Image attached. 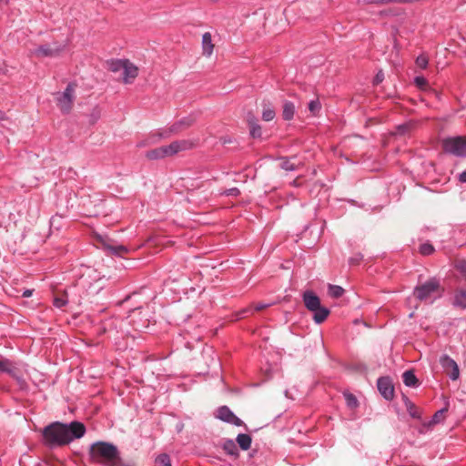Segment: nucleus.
I'll list each match as a JSON object with an SVG mask.
<instances>
[{
  "label": "nucleus",
  "mask_w": 466,
  "mask_h": 466,
  "mask_svg": "<svg viewBox=\"0 0 466 466\" xmlns=\"http://www.w3.org/2000/svg\"><path fill=\"white\" fill-rule=\"evenodd\" d=\"M85 432V425L78 421H73L68 425L53 422L44 429L43 437L46 445L56 447L66 445L74 439L83 437Z\"/></svg>",
  "instance_id": "obj_1"
},
{
  "label": "nucleus",
  "mask_w": 466,
  "mask_h": 466,
  "mask_svg": "<svg viewBox=\"0 0 466 466\" xmlns=\"http://www.w3.org/2000/svg\"><path fill=\"white\" fill-rule=\"evenodd\" d=\"M89 458L92 462L103 466H118L120 463L119 451L112 443L97 441L89 449Z\"/></svg>",
  "instance_id": "obj_2"
},
{
  "label": "nucleus",
  "mask_w": 466,
  "mask_h": 466,
  "mask_svg": "<svg viewBox=\"0 0 466 466\" xmlns=\"http://www.w3.org/2000/svg\"><path fill=\"white\" fill-rule=\"evenodd\" d=\"M106 66L109 72L119 74L125 85L133 84L139 73V68L127 58H111L106 62Z\"/></svg>",
  "instance_id": "obj_3"
},
{
  "label": "nucleus",
  "mask_w": 466,
  "mask_h": 466,
  "mask_svg": "<svg viewBox=\"0 0 466 466\" xmlns=\"http://www.w3.org/2000/svg\"><path fill=\"white\" fill-rule=\"evenodd\" d=\"M195 147V143L189 139L176 140L169 145L162 146L146 152V157L150 160L162 159L174 156L179 152L189 150Z\"/></svg>",
  "instance_id": "obj_4"
},
{
  "label": "nucleus",
  "mask_w": 466,
  "mask_h": 466,
  "mask_svg": "<svg viewBox=\"0 0 466 466\" xmlns=\"http://www.w3.org/2000/svg\"><path fill=\"white\" fill-rule=\"evenodd\" d=\"M443 293L440 281L435 279H430L425 283L417 286L414 289V297L424 302L432 303L435 299L441 298Z\"/></svg>",
  "instance_id": "obj_5"
},
{
  "label": "nucleus",
  "mask_w": 466,
  "mask_h": 466,
  "mask_svg": "<svg viewBox=\"0 0 466 466\" xmlns=\"http://www.w3.org/2000/svg\"><path fill=\"white\" fill-rule=\"evenodd\" d=\"M445 152L455 155L457 157L466 156V137H449L442 142Z\"/></svg>",
  "instance_id": "obj_6"
},
{
  "label": "nucleus",
  "mask_w": 466,
  "mask_h": 466,
  "mask_svg": "<svg viewBox=\"0 0 466 466\" xmlns=\"http://www.w3.org/2000/svg\"><path fill=\"white\" fill-rule=\"evenodd\" d=\"M54 97L57 107L61 110L62 113L67 114L70 112L75 99L74 89L57 91L54 93Z\"/></svg>",
  "instance_id": "obj_7"
},
{
  "label": "nucleus",
  "mask_w": 466,
  "mask_h": 466,
  "mask_svg": "<svg viewBox=\"0 0 466 466\" xmlns=\"http://www.w3.org/2000/svg\"><path fill=\"white\" fill-rule=\"evenodd\" d=\"M440 363L451 380H456L460 377V370L456 361L448 355L440 359Z\"/></svg>",
  "instance_id": "obj_8"
},
{
  "label": "nucleus",
  "mask_w": 466,
  "mask_h": 466,
  "mask_svg": "<svg viewBox=\"0 0 466 466\" xmlns=\"http://www.w3.org/2000/svg\"><path fill=\"white\" fill-rule=\"evenodd\" d=\"M65 49L66 45L56 46L54 48L50 47L48 45H42L34 49L32 53L37 58L53 57L59 56Z\"/></svg>",
  "instance_id": "obj_9"
},
{
  "label": "nucleus",
  "mask_w": 466,
  "mask_h": 466,
  "mask_svg": "<svg viewBox=\"0 0 466 466\" xmlns=\"http://www.w3.org/2000/svg\"><path fill=\"white\" fill-rule=\"evenodd\" d=\"M216 416L218 419L236 426H241L243 424V421L238 417H237L227 406L219 407L217 410Z\"/></svg>",
  "instance_id": "obj_10"
},
{
  "label": "nucleus",
  "mask_w": 466,
  "mask_h": 466,
  "mask_svg": "<svg viewBox=\"0 0 466 466\" xmlns=\"http://www.w3.org/2000/svg\"><path fill=\"white\" fill-rule=\"evenodd\" d=\"M377 386L386 400H391L394 397V387L389 378H380Z\"/></svg>",
  "instance_id": "obj_11"
},
{
  "label": "nucleus",
  "mask_w": 466,
  "mask_h": 466,
  "mask_svg": "<svg viewBox=\"0 0 466 466\" xmlns=\"http://www.w3.org/2000/svg\"><path fill=\"white\" fill-rule=\"evenodd\" d=\"M247 123L249 129V135L253 138H260L262 137V127L258 123V119L251 113L247 116Z\"/></svg>",
  "instance_id": "obj_12"
},
{
  "label": "nucleus",
  "mask_w": 466,
  "mask_h": 466,
  "mask_svg": "<svg viewBox=\"0 0 466 466\" xmlns=\"http://www.w3.org/2000/svg\"><path fill=\"white\" fill-rule=\"evenodd\" d=\"M195 122V118L192 116H187L180 119L177 123L173 124L167 131V134H160L161 137H167L169 134H177L182 131L183 129L190 127Z\"/></svg>",
  "instance_id": "obj_13"
},
{
  "label": "nucleus",
  "mask_w": 466,
  "mask_h": 466,
  "mask_svg": "<svg viewBox=\"0 0 466 466\" xmlns=\"http://www.w3.org/2000/svg\"><path fill=\"white\" fill-rule=\"evenodd\" d=\"M303 302L305 304V307L309 310H315L318 309V308L320 306V299L319 298L315 295L312 291H305L303 293Z\"/></svg>",
  "instance_id": "obj_14"
},
{
  "label": "nucleus",
  "mask_w": 466,
  "mask_h": 466,
  "mask_svg": "<svg viewBox=\"0 0 466 466\" xmlns=\"http://www.w3.org/2000/svg\"><path fill=\"white\" fill-rule=\"evenodd\" d=\"M202 55L206 57H210L214 52L215 45L212 41V35L210 32H206L202 35Z\"/></svg>",
  "instance_id": "obj_15"
},
{
  "label": "nucleus",
  "mask_w": 466,
  "mask_h": 466,
  "mask_svg": "<svg viewBox=\"0 0 466 466\" xmlns=\"http://www.w3.org/2000/svg\"><path fill=\"white\" fill-rule=\"evenodd\" d=\"M451 304L455 308L466 309V289H457L454 291Z\"/></svg>",
  "instance_id": "obj_16"
},
{
  "label": "nucleus",
  "mask_w": 466,
  "mask_h": 466,
  "mask_svg": "<svg viewBox=\"0 0 466 466\" xmlns=\"http://www.w3.org/2000/svg\"><path fill=\"white\" fill-rule=\"evenodd\" d=\"M269 306H270V304H267V303H262V302L256 303L253 306L247 307V308L238 311L236 314L237 319H240L246 317L247 315L253 314L255 311L263 310V309L268 308Z\"/></svg>",
  "instance_id": "obj_17"
},
{
  "label": "nucleus",
  "mask_w": 466,
  "mask_h": 466,
  "mask_svg": "<svg viewBox=\"0 0 466 466\" xmlns=\"http://www.w3.org/2000/svg\"><path fill=\"white\" fill-rule=\"evenodd\" d=\"M0 372L6 373L11 377H15L17 368L15 363L8 359L0 357Z\"/></svg>",
  "instance_id": "obj_18"
},
{
  "label": "nucleus",
  "mask_w": 466,
  "mask_h": 466,
  "mask_svg": "<svg viewBox=\"0 0 466 466\" xmlns=\"http://www.w3.org/2000/svg\"><path fill=\"white\" fill-rule=\"evenodd\" d=\"M311 312L314 313L313 319L318 324L322 323L329 315V310L321 305L318 308V309L312 310Z\"/></svg>",
  "instance_id": "obj_19"
},
{
  "label": "nucleus",
  "mask_w": 466,
  "mask_h": 466,
  "mask_svg": "<svg viewBox=\"0 0 466 466\" xmlns=\"http://www.w3.org/2000/svg\"><path fill=\"white\" fill-rule=\"evenodd\" d=\"M238 444L243 451H247L250 448L252 439L248 434L240 433L237 436L236 439Z\"/></svg>",
  "instance_id": "obj_20"
},
{
  "label": "nucleus",
  "mask_w": 466,
  "mask_h": 466,
  "mask_svg": "<svg viewBox=\"0 0 466 466\" xmlns=\"http://www.w3.org/2000/svg\"><path fill=\"white\" fill-rule=\"evenodd\" d=\"M295 114V106L292 102L286 101L283 104L282 116L285 120H291Z\"/></svg>",
  "instance_id": "obj_21"
},
{
  "label": "nucleus",
  "mask_w": 466,
  "mask_h": 466,
  "mask_svg": "<svg viewBox=\"0 0 466 466\" xmlns=\"http://www.w3.org/2000/svg\"><path fill=\"white\" fill-rule=\"evenodd\" d=\"M403 382L408 387H416L418 380L412 370H406L402 375Z\"/></svg>",
  "instance_id": "obj_22"
},
{
  "label": "nucleus",
  "mask_w": 466,
  "mask_h": 466,
  "mask_svg": "<svg viewBox=\"0 0 466 466\" xmlns=\"http://www.w3.org/2000/svg\"><path fill=\"white\" fill-rule=\"evenodd\" d=\"M405 406H406V409H407L409 414L412 418H415V419H420V415H421L420 410H419V408L414 403H412L409 400H405Z\"/></svg>",
  "instance_id": "obj_23"
},
{
  "label": "nucleus",
  "mask_w": 466,
  "mask_h": 466,
  "mask_svg": "<svg viewBox=\"0 0 466 466\" xmlns=\"http://www.w3.org/2000/svg\"><path fill=\"white\" fill-rule=\"evenodd\" d=\"M416 67L420 69H426L429 66V56L427 54L422 53L415 59Z\"/></svg>",
  "instance_id": "obj_24"
},
{
  "label": "nucleus",
  "mask_w": 466,
  "mask_h": 466,
  "mask_svg": "<svg viewBox=\"0 0 466 466\" xmlns=\"http://www.w3.org/2000/svg\"><path fill=\"white\" fill-rule=\"evenodd\" d=\"M275 116H276L275 110L268 105L265 104L263 111H262V119L264 121H271L274 119Z\"/></svg>",
  "instance_id": "obj_25"
},
{
  "label": "nucleus",
  "mask_w": 466,
  "mask_h": 466,
  "mask_svg": "<svg viewBox=\"0 0 466 466\" xmlns=\"http://www.w3.org/2000/svg\"><path fill=\"white\" fill-rule=\"evenodd\" d=\"M344 294V289L340 286L329 285V295L331 298L339 299Z\"/></svg>",
  "instance_id": "obj_26"
},
{
  "label": "nucleus",
  "mask_w": 466,
  "mask_h": 466,
  "mask_svg": "<svg viewBox=\"0 0 466 466\" xmlns=\"http://www.w3.org/2000/svg\"><path fill=\"white\" fill-rule=\"evenodd\" d=\"M446 410V409H441L436 411L435 414L432 416V419L429 421L428 426H432L441 422L444 420V414Z\"/></svg>",
  "instance_id": "obj_27"
},
{
  "label": "nucleus",
  "mask_w": 466,
  "mask_h": 466,
  "mask_svg": "<svg viewBox=\"0 0 466 466\" xmlns=\"http://www.w3.org/2000/svg\"><path fill=\"white\" fill-rule=\"evenodd\" d=\"M224 450L226 451V452L228 454H230V455L237 456L238 454V453L237 446L234 443V441H231V440H228V441H225V443H224Z\"/></svg>",
  "instance_id": "obj_28"
},
{
  "label": "nucleus",
  "mask_w": 466,
  "mask_h": 466,
  "mask_svg": "<svg viewBox=\"0 0 466 466\" xmlns=\"http://www.w3.org/2000/svg\"><path fill=\"white\" fill-rule=\"evenodd\" d=\"M107 248L112 252V254L120 256V257H122L124 254H127L128 252L127 248L123 245L108 246Z\"/></svg>",
  "instance_id": "obj_29"
},
{
  "label": "nucleus",
  "mask_w": 466,
  "mask_h": 466,
  "mask_svg": "<svg viewBox=\"0 0 466 466\" xmlns=\"http://www.w3.org/2000/svg\"><path fill=\"white\" fill-rule=\"evenodd\" d=\"M155 466H171L170 458L167 454H160L155 461Z\"/></svg>",
  "instance_id": "obj_30"
},
{
  "label": "nucleus",
  "mask_w": 466,
  "mask_h": 466,
  "mask_svg": "<svg viewBox=\"0 0 466 466\" xmlns=\"http://www.w3.org/2000/svg\"><path fill=\"white\" fill-rule=\"evenodd\" d=\"M434 250V247L429 242L423 243L420 246V253L423 256H429L432 254Z\"/></svg>",
  "instance_id": "obj_31"
},
{
  "label": "nucleus",
  "mask_w": 466,
  "mask_h": 466,
  "mask_svg": "<svg viewBox=\"0 0 466 466\" xmlns=\"http://www.w3.org/2000/svg\"><path fill=\"white\" fill-rule=\"evenodd\" d=\"M320 108H321V105H320V102L319 101V99L311 100L309 103V110L313 115H317L319 112Z\"/></svg>",
  "instance_id": "obj_32"
},
{
  "label": "nucleus",
  "mask_w": 466,
  "mask_h": 466,
  "mask_svg": "<svg viewBox=\"0 0 466 466\" xmlns=\"http://www.w3.org/2000/svg\"><path fill=\"white\" fill-rule=\"evenodd\" d=\"M455 268L461 273L463 278L466 279V260L461 259L456 261L455 263Z\"/></svg>",
  "instance_id": "obj_33"
},
{
  "label": "nucleus",
  "mask_w": 466,
  "mask_h": 466,
  "mask_svg": "<svg viewBox=\"0 0 466 466\" xmlns=\"http://www.w3.org/2000/svg\"><path fill=\"white\" fill-rule=\"evenodd\" d=\"M67 304L66 294L62 295L61 297H56L54 299V305L56 308H62Z\"/></svg>",
  "instance_id": "obj_34"
},
{
  "label": "nucleus",
  "mask_w": 466,
  "mask_h": 466,
  "mask_svg": "<svg viewBox=\"0 0 466 466\" xmlns=\"http://www.w3.org/2000/svg\"><path fill=\"white\" fill-rule=\"evenodd\" d=\"M414 84L418 87H423L428 84V81L423 76H417L414 78Z\"/></svg>",
  "instance_id": "obj_35"
},
{
  "label": "nucleus",
  "mask_w": 466,
  "mask_h": 466,
  "mask_svg": "<svg viewBox=\"0 0 466 466\" xmlns=\"http://www.w3.org/2000/svg\"><path fill=\"white\" fill-rule=\"evenodd\" d=\"M346 397V400H347V403L349 406L350 407H356L357 404H358V400L356 399V397L352 394H346L345 395Z\"/></svg>",
  "instance_id": "obj_36"
},
{
  "label": "nucleus",
  "mask_w": 466,
  "mask_h": 466,
  "mask_svg": "<svg viewBox=\"0 0 466 466\" xmlns=\"http://www.w3.org/2000/svg\"><path fill=\"white\" fill-rule=\"evenodd\" d=\"M383 80H384V73L381 70H380L373 78V85L378 86V85L381 84Z\"/></svg>",
  "instance_id": "obj_37"
},
{
  "label": "nucleus",
  "mask_w": 466,
  "mask_h": 466,
  "mask_svg": "<svg viewBox=\"0 0 466 466\" xmlns=\"http://www.w3.org/2000/svg\"><path fill=\"white\" fill-rule=\"evenodd\" d=\"M282 168L285 170H294L295 167L290 161L287 160L282 163Z\"/></svg>",
  "instance_id": "obj_38"
},
{
  "label": "nucleus",
  "mask_w": 466,
  "mask_h": 466,
  "mask_svg": "<svg viewBox=\"0 0 466 466\" xmlns=\"http://www.w3.org/2000/svg\"><path fill=\"white\" fill-rule=\"evenodd\" d=\"M359 3L363 5H380V0H359Z\"/></svg>",
  "instance_id": "obj_39"
},
{
  "label": "nucleus",
  "mask_w": 466,
  "mask_h": 466,
  "mask_svg": "<svg viewBox=\"0 0 466 466\" xmlns=\"http://www.w3.org/2000/svg\"><path fill=\"white\" fill-rule=\"evenodd\" d=\"M238 194H239V190L237 187H232L226 191L227 196H238Z\"/></svg>",
  "instance_id": "obj_40"
},
{
  "label": "nucleus",
  "mask_w": 466,
  "mask_h": 466,
  "mask_svg": "<svg viewBox=\"0 0 466 466\" xmlns=\"http://www.w3.org/2000/svg\"><path fill=\"white\" fill-rule=\"evenodd\" d=\"M459 179L461 183H466V170L460 174Z\"/></svg>",
  "instance_id": "obj_41"
},
{
  "label": "nucleus",
  "mask_w": 466,
  "mask_h": 466,
  "mask_svg": "<svg viewBox=\"0 0 466 466\" xmlns=\"http://www.w3.org/2000/svg\"><path fill=\"white\" fill-rule=\"evenodd\" d=\"M361 257L360 256H358L357 258H350V264H358L360 260H361Z\"/></svg>",
  "instance_id": "obj_42"
},
{
  "label": "nucleus",
  "mask_w": 466,
  "mask_h": 466,
  "mask_svg": "<svg viewBox=\"0 0 466 466\" xmlns=\"http://www.w3.org/2000/svg\"><path fill=\"white\" fill-rule=\"evenodd\" d=\"M31 295H32V290H30V289H26V290H25V291L23 292V297H25V298H28V297H30Z\"/></svg>",
  "instance_id": "obj_43"
},
{
  "label": "nucleus",
  "mask_w": 466,
  "mask_h": 466,
  "mask_svg": "<svg viewBox=\"0 0 466 466\" xmlns=\"http://www.w3.org/2000/svg\"><path fill=\"white\" fill-rule=\"evenodd\" d=\"M147 145H148L147 140H145V141H141V142H139V143L137 144V147H145V146H147Z\"/></svg>",
  "instance_id": "obj_44"
},
{
  "label": "nucleus",
  "mask_w": 466,
  "mask_h": 466,
  "mask_svg": "<svg viewBox=\"0 0 466 466\" xmlns=\"http://www.w3.org/2000/svg\"><path fill=\"white\" fill-rule=\"evenodd\" d=\"M5 74L6 70L4 67L0 66V76H5Z\"/></svg>",
  "instance_id": "obj_45"
},
{
  "label": "nucleus",
  "mask_w": 466,
  "mask_h": 466,
  "mask_svg": "<svg viewBox=\"0 0 466 466\" xmlns=\"http://www.w3.org/2000/svg\"><path fill=\"white\" fill-rule=\"evenodd\" d=\"M99 118V113L96 115V119Z\"/></svg>",
  "instance_id": "obj_46"
},
{
  "label": "nucleus",
  "mask_w": 466,
  "mask_h": 466,
  "mask_svg": "<svg viewBox=\"0 0 466 466\" xmlns=\"http://www.w3.org/2000/svg\"><path fill=\"white\" fill-rule=\"evenodd\" d=\"M66 87H67V88L72 87L71 84H68V86H67Z\"/></svg>",
  "instance_id": "obj_47"
},
{
  "label": "nucleus",
  "mask_w": 466,
  "mask_h": 466,
  "mask_svg": "<svg viewBox=\"0 0 466 466\" xmlns=\"http://www.w3.org/2000/svg\"><path fill=\"white\" fill-rule=\"evenodd\" d=\"M0 2H7V0H0Z\"/></svg>",
  "instance_id": "obj_48"
}]
</instances>
